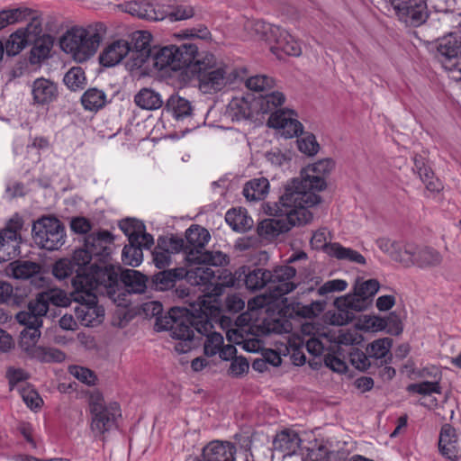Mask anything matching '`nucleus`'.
<instances>
[{"label":"nucleus","instance_id":"aec40b11","mask_svg":"<svg viewBox=\"0 0 461 461\" xmlns=\"http://www.w3.org/2000/svg\"><path fill=\"white\" fill-rule=\"evenodd\" d=\"M32 104L37 107H46L56 102L59 92L58 85L47 78L40 77L32 84Z\"/></svg>","mask_w":461,"mask_h":461},{"label":"nucleus","instance_id":"37998d69","mask_svg":"<svg viewBox=\"0 0 461 461\" xmlns=\"http://www.w3.org/2000/svg\"><path fill=\"white\" fill-rule=\"evenodd\" d=\"M236 275V273L233 275L228 269L217 270V275L215 274V279L211 289V295L220 296L223 294L226 287L234 286L238 279Z\"/></svg>","mask_w":461,"mask_h":461},{"label":"nucleus","instance_id":"c85d7f7f","mask_svg":"<svg viewBox=\"0 0 461 461\" xmlns=\"http://www.w3.org/2000/svg\"><path fill=\"white\" fill-rule=\"evenodd\" d=\"M301 443L302 439L295 430L285 429L275 436L273 449L283 453L284 456H291L295 454Z\"/></svg>","mask_w":461,"mask_h":461},{"label":"nucleus","instance_id":"3c124183","mask_svg":"<svg viewBox=\"0 0 461 461\" xmlns=\"http://www.w3.org/2000/svg\"><path fill=\"white\" fill-rule=\"evenodd\" d=\"M212 329L213 327L207 332H198L200 335L199 338L202 339V337H205L203 341V352L207 357L215 356L223 344L222 335L219 332L212 331Z\"/></svg>","mask_w":461,"mask_h":461},{"label":"nucleus","instance_id":"c03bdc74","mask_svg":"<svg viewBox=\"0 0 461 461\" xmlns=\"http://www.w3.org/2000/svg\"><path fill=\"white\" fill-rule=\"evenodd\" d=\"M228 113L234 121H241L252 117L251 107L245 98L235 97L228 105Z\"/></svg>","mask_w":461,"mask_h":461},{"label":"nucleus","instance_id":"393cba45","mask_svg":"<svg viewBox=\"0 0 461 461\" xmlns=\"http://www.w3.org/2000/svg\"><path fill=\"white\" fill-rule=\"evenodd\" d=\"M236 451L229 441L213 440L203 448L202 457L206 461H234Z\"/></svg>","mask_w":461,"mask_h":461},{"label":"nucleus","instance_id":"6e6552de","mask_svg":"<svg viewBox=\"0 0 461 461\" xmlns=\"http://www.w3.org/2000/svg\"><path fill=\"white\" fill-rule=\"evenodd\" d=\"M32 234L35 244L47 250H57L65 243V227L54 216H42L34 221Z\"/></svg>","mask_w":461,"mask_h":461},{"label":"nucleus","instance_id":"c756f323","mask_svg":"<svg viewBox=\"0 0 461 461\" xmlns=\"http://www.w3.org/2000/svg\"><path fill=\"white\" fill-rule=\"evenodd\" d=\"M236 274H239L238 278L244 275V283L248 290L258 291L267 285L269 286L270 270L259 267L250 269L249 267H242Z\"/></svg>","mask_w":461,"mask_h":461},{"label":"nucleus","instance_id":"864d4df0","mask_svg":"<svg viewBox=\"0 0 461 461\" xmlns=\"http://www.w3.org/2000/svg\"><path fill=\"white\" fill-rule=\"evenodd\" d=\"M143 258L142 249L140 247V241L129 242L125 245L122 252V260L123 264L131 267H138Z\"/></svg>","mask_w":461,"mask_h":461},{"label":"nucleus","instance_id":"49530a36","mask_svg":"<svg viewBox=\"0 0 461 461\" xmlns=\"http://www.w3.org/2000/svg\"><path fill=\"white\" fill-rule=\"evenodd\" d=\"M81 103L86 110L98 111L104 106L106 95L102 90L89 88L83 94Z\"/></svg>","mask_w":461,"mask_h":461},{"label":"nucleus","instance_id":"f03ea898","mask_svg":"<svg viewBox=\"0 0 461 461\" xmlns=\"http://www.w3.org/2000/svg\"><path fill=\"white\" fill-rule=\"evenodd\" d=\"M206 303L205 299H202L197 302V307L192 305L188 311L190 316L176 318L170 313L165 317V324L162 320L157 322L158 330H169L170 336L176 340L174 348L177 353H187L200 344L201 338L195 336L194 332H207L212 328L209 319L211 309Z\"/></svg>","mask_w":461,"mask_h":461},{"label":"nucleus","instance_id":"9d476101","mask_svg":"<svg viewBox=\"0 0 461 461\" xmlns=\"http://www.w3.org/2000/svg\"><path fill=\"white\" fill-rule=\"evenodd\" d=\"M84 246V249L75 250L77 260H81L86 266H90L93 258L105 263L113 251V237L108 230L91 233L86 237Z\"/></svg>","mask_w":461,"mask_h":461},{"label":"nucleus","instance_id":"0eeeda50","mask_svg":"<svg viewBox=\"0 0 461 461\" xmlns=\"http://www.w3.org/2000/svg\"><path fill=\"white\" fill-rule=\"evenodd\" d=\"M211 239L209 231L199 226L193 225L185 231V254L191 263H209L219 267L227 265L229 258L221 251L205 250L204 247Z\"/></svg>","mask_w":461,"mask_h":461},{"label":"nucleus","instance_id":"680f3d73","mask_svg":"<svg viewBox=\"0 0 461 461\" xmlns=\"http://www.w3.org/2000/svg\"><path fill=\"white\" fill-rule=\"evenodd\" d=\"M24 34V39L30 45L32 41L43 36L42 33V22L39 17L33 16L31 22L26 25L25 28L18 29Z\"/></svg>","mask_w":461,"mask_h":461},{"label":"nucleus","instance_id":"2eb2a0df","mask_svg":"<svg viewBox=\"0 0 461 461\" xmlns=\"http://www.w3.org/2000/svg\"><path fill=\"white\" fill-rule=\"evenodd\" d=\"M295 275L296 270L291 266H280L270 271L269 289L274 299H278L296 288L297 283L293 281Z\"/></svg>","mask_w":461,"mask_h":461},{"label":"nucleus","instance_id":"5fc2aeb1","mask_svg":"<svg viewBox=\"0 0 461 461\" xmlns=\"http://www.w3.org/2000/svg\"><path fill=\"white\" fill-rule=\"evenodd\" d=\"M64 84L72 91L84 88L86 85V76L80 67L71 68L64 76Z\"/></svg>","mask_w":461,"mask_h":461},{"label":"nucleus","instance_id":"5701e85b","mask_svg":"<svg viewBox=\"0 0 461 461\" xmlns=\"http://www.w3.org/2000/svg\"><path fill=\"white\" fill-rule=\"evenodd\" d=\"M5 273L8 276L15 279H30L31 283L36 285H38V281H43V278L39 276L41 266L32 261H14L6 267Z\"/></svg>","mask_w":461,"mask_h":461},{"label":"nucleus","instance_id":"79ce46f5","mask_svg":"<svg viewBox=\"0 0 461 461\" xmlns=\"http://www.w3.org/2000/svg\"><path fill=\"white\" fill-rule=\"evenodd\" d=\"M393 345V339L390 338L379 339L373 341L366 348V352L370 357L375 359H383L382 363L387 364L391 360V355H389L390 348Z\"/></svg>","mask_w":461,"mask_h":461},{"label":"nucleus","instance_id":"f3484780","mask_svg":"<svg viewBox=\"0 0 461 461\" xmlns=\"http://www.w3.org/2000/svg\"><path fill=\"white\" fill-rule=\"evenodd\" d=\"M23 226V219L15 215L8 221L6 227L0 230V253H6L9 257H16L20 254L19 244L22 240L20 231Z\"/></svg>","mask_w":461,"mask_h":461},{"label":"nucleus","instance_id":"423d86ee","mask_svg":"<svg viewBox=\"0 0 461 461\" xmlns=\"http://www.w3.org/2000/svg\"><path fill=\"white\" fill-rule=\"evenodd\" d=\"M189 74L198 78L200 87L205 91H220L226 85L231 84L233 77H236L231 68L206 51L197 52Z\"/></svg>","mask_w":461,"mask_h":461},{"label":"nucleus","instance_id":"dca6fc26","mask_svg":"<svg viewBox=\"0 0 461 461\" xmlns=\"http://www.w3.org/2000/svg\"><path fill=\"white\" fill-rule=\"evenodd\" d=\"M151 34L146 31H136L131 33V41H129L131 68H140L151 58Z\"/></svg>","mask_w":461,"mask_h":461},{"label":"nucleus","instance_id":"4be33fe9","mask_svg":"<svg viewBox=\"0 0 461 461\" xmlns=\"http://www.w3.org/2000/svg\"><path fill=\"white\" fill-rule=\"evenodd\" d=\"M370 301L364 296H358L357 292L354 291L353 295H348L343 300V305L346 310L339 308L338 312L333 315L332 323L339 326L348 324L354 319V313L351 311H365L370 304Z\"/></svg>","mask_w":461,"mask_h":461},{"label":"nucleus","instance_id":"69168bd1","mask_svg":"<svg viewBox=\"0 0 461 461\" xmlns=\"http://www.w3.org/2000/svg\"><path fill=\"white\" fill-rule=\"evenodd\" d=\"M297 146L299 150L307 156L315 155L320 148L318 142L316 141L315 136L310 133L299 138L297 140Z\"/></svg>","mask_w":461,"mask_h":461},{"label":"nucleus","instance_id":"58836bf2","mask_svg":"<svg viewBox=\"0 0 461 461\" xmlns=\"http://www.w3.org/2000/svg\"><path fill=\"white\" fill-rule=\"evenodd\" d=\"M175 51L174 45L166 46L152 50L151 58L153 65L159 70L169 68L175 71Z\"/></svg>","mask_w":461,"mask_h":461},{"label":"nucleus","instance_id":"de8ad7c7","mask_svg":"<svg viewBox=\"0 0 461 461\" xmlns=\"http://www.w3.org/2000/svg\"><path fill=\"white\" fill-rule=\"evenodd\" d=\"M435 372L433 377L435 381H424L421 383L411 384L407 386L409 393H419L422 395H430L432 393H441V387L439 385L440 373L437 368H433Z\"/></svg>","mask_w":461,"mask_h":461},{"label":"nucleus","instance_id":"ea45409f","mask_svg":"<svg viewBox=\"0 0 461 461\" xmlns=\"http://www.w3.org/2000/svg\"><path fill=\"white\" fill-rule=\"evenodd\" d=\"M166 108L173 113L176 120H183L192 114L191 103L179 95H171L166 104Z\"/></svg>","mask_w":461,"mask_h":461},{"label":"nucleus","instance_id":"f257e3e1","mask_svg":"<svg viewBox=\"0 0 461 461\" xmlns=\"http://www.w3.org/2000/svg\"><path fill=\"white\" fill-rule=\"evenodd\" d=\"M291 188H285L277 202L267 203L266 213L273 218L259 222L257 230L260 237L268 239L287 232L294 226H301L312 221L313 214L309 207L291 193Z\"/></svg>","mask_w":461,"mask_h":461},{"label":"nucleus","instance_id":"c9c22d12","mask_svg":"<svg viewBox=\"0 0 461 461\" xmlns=\"http://www.w3.org/2000/svg\"><path fill=\"white\" fill-rule=\"evenodd\" d=\"M226 222L236 231H246L252 227L253 221L245 209H230L225 215Z\"/></svg>","mask_w":461,"mask_h":461},{"label":"nucleus","instance_id":"cd10ccee","mask_svg":"<svg viewBox=\"0 0 461 461\" xmlns=\"http://www.w3.org/2000/svg\"><path fill=\"white\" fill-rule=\"evenodd\" d=\"M276 40L270 44V50L278 58L282 54L298 57L302 53L300 44L285 31L279 27V33L276 34Z\"/></svg>","mask_w":461,"mask_h":461},{"label":"nucleus","instance_id":"6e6d98bb","mask_svg":"<svg viewBox=\"0 0 461 461\" xmlns=\"http://www.w3.org/2000/svg\"><path fill=\"white\" fill-rule=\"evenodd\" d=\"M276 81L267 75H256L246 81V86L254 92H267L274 88Z\"/></svg>","mask_w":461,"mask_h":461},{"label":"nucleus","instance_id":"f704fd0d","mask_svg":"<svg viewBox=\"0 0 461 461\" xmlns=\"http://www.w3.org/2000/svg\"><path fill=\"white\" fill-rule=\"evenodd\" d=\"M184 267L163 270L153 276V283L157 290L165 291L175 285L176 280L183 279Z\"/></svg>","mask_w":461,"mask_h":461},{"label":"nucleus","instance_id":"a211bd4d","mask_svg":"<svg viewBox=\"0 0 461 461\" xmlns=\"http://www.w3.org/2000/svg\"><path fill=\"white\" fill-rule=\"evenodd\" d=\"M269 127L279 129L281 134L285 138H293L303 133V124L294 118L292 110H276L272 113L267 121Z\"/></svg>","mask_w":461,"mask_h":461},{"label":"nucleus","instance_id":"20e7f679","mask_svg":"<svg viewBox=\"0 0 461 461\" xmlns=\"http://www.w3.org/2000/svg\"><path fill=\"white\" fill-rule=\"evenodd\" d=\"M122 272L120 267L98 266L95 263L87 266L85 275L77 276L74 281V286L95 294L96 292L106 294L110 299L117 303L121 300V296L124 295L121 284Z\"/></svg>","mask_w":461,"mask_h":461},{"label":"nucleus","instance_id":"7c9ffc66","mask_svg":"<svg viewBox=\"0 0 461 461\" xmlns=\"http://www.w3.org/2000/svg\"><path fill=\"white\" fill-rule=\"evenodd\" d=\"M175 51V71H184L189 74L198 48L193 43H182L179 46L174 45Z\"/></svg>","mask_w":461,"mask_h":461},{"label":"nucleus","instance_id":"052dcab7","mask_svg":"<svg viewBox=\"0 0 461 461\" xmlns=\"http://www.w3.org/2000/svg\"><path fill=\"white\" fill-rule=\"evenodd\" d=\"M377 322V327L385 329L386 331L391 335L397 336L402 332V321L399 315L394 312L390 313L384 319H378Z\"/></svg>","mask_w":461,"mask_h":461},{"label":"nucleus","instance_id":"39448f33","mask_svg":"<svg viewBox=\"0 0 461 461\" xmlns=\"http://www.w3.org/2000/svg\"><path fill=\"white\" fill-rule=\"evenodd\" d=\"M105 32L101 23L87 27L74 26L60 38V48L77 62L86 61L97 51Z\"/></svg>","mask_w":461,"mask_h":461},{"label":"nucleus","instance_id":"603ef678","mask_svg":"<svg viewBox=\"0 0 461 461\" xmlns=\"http://www.w3.org/2000/svg\"><path fill=\"white\" fill-rule=\"evenodd\" d=\"M153 262L158 268H165L171 263L170 251L167 248V239L159 237L158 244L152 252Z\"/></svg>","mask_w":461,"mask_h":461},{"label":"nucleus","instance_id":"a878e982","mask_svg":"<svg viewBox=\"0 0 461 461\" xmlns=\"http://www.w3.org/2000/svg\"><path fill=\"white\" fill-rule=\"evenodd\" d=\"M86 270H87V266L83 265L81 260H77L74 252L71 258L59 259L53 265L52 274L59 280H64L75 274V276L72 277V286L74 287V281L79 275H85Z\"/></svg>","mask_w":461,"mask_h":461},{"label":"nucleus","instance_id":"e433bc0d","mask_svg":"<svg viewBox=\"0 0 461 461\" xmlns=\"http://www.w3.org/2000/svg\"><path fill=\"white\" fill-rule=\"evenodd\" d=\"M135 104L144 110H157L163 104L160 95L149 88H142L134 96Z\"/></svg>","mask_w":461,"mask_h":461},{"label":"nucleus","instance_id":"7ed1b4c3","mask_svg":"<svg viewBox=\"0 0 461 461\" xmlns=\"http://www.w3.org/2000/svg\"><path fill=\"white\" fill-rule=\"evenodd\" d=\"M334 166L331 158L320 159L303 168L301 176L292 179L285 188H291V193L311 209L321 203V197L315 192L326 187L325 176L332 171Z\"/></svg>","mask_w":461,"mask_h":461},{"label":"nucleus","instance_id":"09e8293b","mask_svg":"<svg viewBox=\"0 0 461 461\" xmlns=\"http://www.w3.org/2000/svg\"><path fill=\"white\" fill-rule=\"evenodd\" d=\"M379 249L387 253L393 260L402 264V258H405V244L391 240L387 238H380L376 241Z\"/></svg>","mask_w":461,"mask_h":461},{"label":"nucleus","instance_id":"4468645a","mask_svg":"<svg viewBox=\"0 0 461 461\" xmlns=\"http://www.w3.org/2000/svg\"><path fill=\"white\" fill-rule=\"evenodd\" d=\"M436 56L446 69L457 68L461 58V36L449 33L439 39Z\"/></svg>","mask_w":461,"mask_h":461},{"label":"nucleus","instance_id":"4c0bfd02","mask_svg":"<svg viewBox=\"0 0 461 461\" xmlns=\"http://www.w3.org/2000/svg\"><path fill=\"white\" fill-rule=\"evenodd\" d=\"M328 254L339 260H347L359 265L366 264V258L363 255L350 248H345L339 243L330 244Z\"/></svg>","mask_w":461,"mask_h":461},{"label":"nucleus","instance_id":"8fccbe9b","mask_svg":"<svg viewBox=\"0 0 461 461\" xmlns=\"http://www.w3.org/2000/svg\"><path fill=\"white\" fill-rule=\"evenodd\" d=\"M26 295L25 290L20 288L14 290L9 283L0 281V303H7L19 305L23 302Z\"/></svg>","mask_w":461,"mask_h":461},{"label":"nucleus","instance_id":"473e14b6","mask_svg":"<svg viewBox=\"0 0 461 461\" xmlns=\"http://www.w3.org/2000/svg\"><path fill=\"white\" fill-rule=\"evenodd\" d=\"M29 60L31 64H39L50 57V50L54 44V38L50 34H43L41 38L31 42Z\"/></svg>","mask_w":461,"mask_h":461},{"label":"nucleus","instance_id":"2f4dec72","mask_svg":"<svg viewBox=\"0 0 461 461\" xmlns=\"http://www.w3.org/2000/svg\"><path fill=\"white\" fill-rule=\"evenodd\" d=\"M148 278L140 272L133 269H126L121 273V284L125 294H142L147 288Z\"/></svg>","mask_w":461,"mask_h":461},{"label":"nucleus","instance_id":"774afa93","mask_svg":"<svg viewBox=\"0 0 461 461\" xmlns=\"http://www.w3.org/2000/svg\"><path fill=\"white\" fill-rule=\"evenodd\" d=\"M369 357V355L367 356L358 348H352L349 352L350 363L353 366L361 371H365L370 366L371 363Z\"/></svg>","mask_w":461,"mask_h":461},{"label":"nucleus","instance_id":"4d7b16f0","mask_svg":"<svg viewBox=\"0 0 461 461\" xmlns=\"http://www.w3.org/2000/svg\"><path fill=\"white\" fill-rule=\"evenodd\" d=\"M120 229L128 237L129 242H137L138 234L145 230L142 221L135 219H125L120 221Z\"/></svg>","mask_w":461,"mask_h":461},{"label":"nucleus","instance_id":"1a4fd4ad","mask_svg":"<svg viewBox=\"0 0 461 461\" xmlns=\"http://www.w3.org/2000/svg\"><path fill=\"white\" fill-rule=\"evenodd\" d=\"M89 411L92 416L91 429L102 435L116 427V420L121 416L117 402L105 404L103 395L95 392L89 396Z\"/></svg>","mask_w":461,"mask_h":461},{"label":"nucleus","instance_id":"e2e57ef3","mask_svg":"<svg viewBox=\"0 0 461 461\" xmlns=\"http://www.w3.org/2000/svg\"><path fill=\"white\" fill-rule=\"evenodd\" d=\"M419 176L422 183L425 185L427 191L433 194H438L441 190H443L442 182L435 176L434 172L430 167L421 171Z\"/></svg>","mask_w":461,"mask_h":461},{"label":"nucleus","instance_id":"9b49d317","mask_svg":"<svg viewBox=\"0 0 461 461\" xmlns=\"http://www.w3.org/2000/svg\"><path fill=\"white\" fill-rule=\"evenodd\" d=\"M71 296L78 303L75 307V315L82 325L94 327L103 321L104 309L98 305L95 293L74 286Z\"/></svg>","mask_w":461,"mask_h":461},{"label":"nucleus","instance_id":"a19ab883","mask_svg":"<svg viewBox=\"0 0 461 461\" xmlns=\"http://www.w3.org/2000/svg\"><path fill=\"white\" fill-rule=\"evenodd\" d=\"M285 95L279 91H273L269 94L260 95L256 100V104L258 106V112L262 113H272L277 107L285 103Z\"/></svg>","mask_w":461,"mask_h":461},{"label":"nucleus","instance_id":"f8f14e48","mask_svg":"<svg viewBox=\"0 0 461 461\" xmlns=\"http://www.w3.org/2000/svg\"><path fill=\"white\" fill-rule=\"evenodd\" d=\"M405 258L402 265L405 267H417L421 269L439 267L444 260L443 255L435 248L413 243L405 244Z\"/></svg>","mask_w":461,"mask_h":461},{"label":"nucleus","instance_id":"bf43d9fd","mask_svg":"<svg viewBox=\"0 0 461 461\" xmlns=\"http://www.w3.org/2000/svg\"><path fill=\"white\" fill-rule=\"evenodd\" d=\"M30 9H13L0 11V30L7 25L19 22L28 14H31Z\"/></svg>","mask_w":461,"mask_h":461},{"label":"nucleus","instance_id":"b1692460","mask_svg":"<svg viewBox=\"0 0 461 461\" xmlns=\"http://www.w3.org/2000/svg\"><path fill=\"white\" fill-rule=\"evenodd\" d=\"M131 52L127 40L119 39L109 43L99 55V62L104 67H113L119 64Z\"/></svg>","mask_w":461,"mask_h":461},{"label":"nucleus","instance_id":"ddd939ff","mask_svg":"<svg viewBox=\"0 0 461 461\" xmlns=\"http://www.w3.org/2000/svg\"><path fill=\"white\" fill-rule=\"evenodd\" d=\"M393 8L398 18L411 26H420L429 16L426 0H396Z\"/></svg>","mask_w":461,"mask_h":461},{"label":"nucleus","instance_id":"6ab92c4d","mask_svg":"<svg viewBox=\"0 0 461 461\" xmlns=\"http://www.w3.org/2000/svg\"><path fill=\"white\" fill-rule=\"evenodd\" d=\"M164 2L167 0H161L156 4L149 1H131L122 5V9L127 14L135 16L139 19L147 21H162L165 13L162 12Z\"/></svg>","mask_w":461,"mask_h":461},{"label":"nucleus","instance_id":"338daca9","mask_svg":"<svg viewBox=\"0 0 461 461\" xmlns=\"http://www.w3.org/2000/svg\"><path fill=\"white\" fill-rule=\"evenodd\" d=\"M41 297H45L48 304L50 303L55 306H67L69 303V298L66 293L61 290L50 289L48 291L41 292Z\"/></svg>","mask_w":461,"mask_h":461},{"label":"nucleus","instance_id":"bb28decb","mask_svg":"<svg viewBox=\"0 0 461 461\" xmlns=\"http://www.w3.org/2000/svg\"><path fill=\"white\" fill-rule=\"evenodd\" d=\"M244 30L254 40L263 41L270 46L279 33V26L267 23L261 20H248L244 23Z\"/></svg>","mask_w":461,"mask_h":461},{"label":"nucleus","instance_id":"13d9d810","mask_svg":"<svg viewBox=\"0 0 461 461\" xmlns=\"http://www.w3.org/2000/svg\"><path fill=\"white\" fill-rule=\"evenodd\" d=\"M24 37V34L19 30L10 35L5 46H4V50H5L8 56L17 55L29 45Z\"/></svg>","mask_w":461,"mask_h":461},{"label":"nucleus","instance_id":"412c9836","mask_svg":"<svg viewBox=\"0 0 461 461\" xmlns=\"http://www.w3.org/2000/svg\"><path fill=\"white\" fill-rule=\"evenodd\" d=\"M198 266L188 270L184 268L183 278H186L191 285L203 286L204 297H212L211 289L215 279V272L208 267L209 263H196Z\"/></svg>","mask_w":461,"mask_h":461},{"label":"nucleus","instance_id":"0e129e2a","mask_svg":"<svg viewBox=\"0 0 461 461\" xmlns=\"http://www.w3.org/2000/svg\"><path fill=\"white\" fill-rule=\"evenodd\" d=\"M380 285L375 279H369L361 283H357L355 291L358 296H364L371 302L372 298L378 292Z\"/></svg>","mask_w":461,"mask_h":461},{"label":"nucleus","instance_id":"a18cd8bd","mask_svg":"<svg viewBox=\"0 0 461 461\" xmlns=\"http://www.w3.org/2000/svg\"><path fill=\"white\" fill-rule=\"evenodd\" d=\"M161 8L162 12L165 13L163 20L168 18L171 22L190 19L194 15V7L187 5H178L174 6L164 2V6Z\"/></svg>","mask_w":461,"mask_h":461},{"label":"nucleus","instance_id":"72a5a7b5","mask_svg":"<svg viewBox=\"0 0 461 461\" xmlns=\"http://www.w3.org/2000/svg\"><path fill=\"white\" fill-rule=\"evenodd\" d=\"M269 191V182L266 177L253 178L243 187V195L248 201L264 200Z\"/></svg>","mask_w":461,"mask_h":461}]
</instances>
